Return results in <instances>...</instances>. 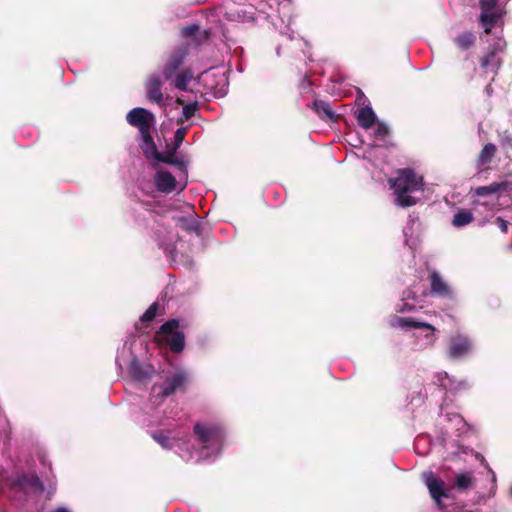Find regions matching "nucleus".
<instances>
[{
    "label": "nucleus",
    "instance_id": "f257e3e1",
    "mask_svg": "<svg viewBox=\"0 0 512 512\" xmlns=\"http://www.w3.org/2000/svg\"><path fill=\"white\" fill-rule=\"evenodd\" d=\"M198 448L191 449L188 436L175 430H158L151 437L166 450H176L185 461L212 460L223 447L224 429L216 422L200 421L193 428Z\"/></svg>",
    "mask_w": 512,
    "mask_h": 512
},
{
    "label": "nucleus",
    "instance_id": "f03ea898",
    "mask_svg": "<svg viewBox=\"0 0 512 512\" xmlns=\"http://www.w3.org/2000/svg\"><path fill=\"white\" fill-rule=\"evenodd\" d=\"M188 378V372L179 369L172 373H164L160 376L159 381L153 384L149 403L144 408L145 413L152 418L148 421L149 424L159 423L161 421L162 416L165 415V411H160V406L166 398L177 391L183 390Z\"/></svg>",
    "mask_w": 512,
    "mask_h": 512
},
{
    "label": "nucleus",
    "instance_id": "7ed1b4c3",
    "mask_svg": "<svg viewBox=\"0 0 512 512\" xmlns=\"http://www.w3.org/2000/svg\"><path fill=\"white\" fill-rule=\"evenodd\" d=\"M390 187L394 191L395 203L400 207L413 206L417 202L414 195L424 189L423 177L412 169H402L395 179L389 180Z\"/></svg>",
    "mask_w": 512,
    "mask_h": 512
},
{
    "label": "nucleus",
    "instance_id": "20e7f679",
    "mask_svg": "<svg viewBox=\"0 0 512 512\" xmlns=\"http://www.w3.org/2000/svg\"><path fill=\"white\" fill-rule=\"evenodd\" d=\"M389 325L404 331L413 330L414 346L418 350L433 346L437 340L436 329L432 325L413 317L393 316L389 319Z\"/></svg>",
    "mask_w": 512,
    "mask_h": 512
},
{
    "label": "nucleus",
    "instance_id": "39448f33",
    "mask_svg": "<svg viewBox=\"0 0 512 512\" xmlns=\"http://www.w3.org/2000/svg\"><path fill=\"white\" fill-rule=\"evenodd\" d=\"M188 55V49L186 46L178 47L170 55L167 63L163 68V76L166 81L170 82L176 89L186 91L188 84L194 78L191 69H184L177 72L180 66L183 64L186 56Z\"/></svg>",
    "mask_w": 512,
    "mask_h": 512
},
{
    "label": "nucleus",
    "instance_id": "423d86ee",
    "mask_svg": "<svg viewBox=\"0 0 512 512\" xmlns=\"http://www.w3.org/2000/svg\"><path fill=\"white\" fill-rule=\"evenodd\" d=\"M484 41L488 44L487 53L481 58V67L485 73H491L494 76L500 67V59L497 58V53L502 52L506 47V41L499 34H484Z\"/></svg>",
    "mask_w": 512,
    "mask_h": 512
},
{
    "label": "nucleus",
    "instance_id": "0eeeda50",
    "mask_svg": "<svg viewBox=\"0 0 512 512\" xmlns=\"http://www.w3.org/2000/svg\"><path fill=\"white\" fill-rule=\"evenodd\" d=\"M179 320L171 319L161 325L156 339L165 343L172 352L180 353L185 347V337L183 332L179 331Z\"/></svg>",
    "mask_w": 512,
    "mask_h": 512
},
{
    "label": "nucleus",
    "instance_id": "6e6552de",
    "mask_svg": "<svg viewBox=\"0 0 512 512\" xmlns=\"http://www.w3.org/2000/svg\"><path fill=\"white\" fill-rule=\"evenodd\" d=\"M481 7L480 22L484 32L491 30L502 22L503 9L498 4V0H479Z\"/></svg>",
    "mask_w": 512,
    "mask_h": 512
},
{
    "label": "nucleus",
    "instance_id": "1a4fd4ad",
    "mask_svg": "<svg viewBox=\"0 0 512 512\" xmlns=\"http://www.w3.org/2000/svg\"><path fill=\"white\" fill-rule=\"evenodd\" d=\"M422 479L436 506L442 510L444 508V505L442 504L443 499L449 497V490L447 489L445 482L432 471L423 472Z\"/></svg>",
    "mask_w": 512,
    "mask_h": 512
},
{
    "label": "nucleus",
    "instance_id": "9d476101",
    "mask_svg": "<svg viewBox=\"0 0 512 512\" xmlns=\"http://www.w3.org/2000/svg\"><path fill=\"white\" fill-rule=\"evenodd\" d=\"M126 120L131 126L138 128L139 134H147L155 123L153 113L141 107L130 110Z\"/></svg>",
    "mask_w": 512,
    "mask_h": 512
},
{
    "label": "nucleus",
    "instance_id": "9b49d317",
    "mask_svg": "<svg viewBox=\"0 0 512 512\" xmlns=\"http://www.w3.org/2000/svg\"><path fill=\"white\" fill-rule=\"evenodd\" d=\"M473 342L472 340L463 334L453 335L449 339L447 355L451 359H461L473 351Z\"/></svg>",
    "mask_w": 512,
    "mask_h": 512
},
{
    "label": "nucleus",
    "instance_id": "f8f14e48",
    "mask_svg": "<svg viewBox=\"0 0 512 512\" xmlns=\"http://www.w3.org/2000/svg\"><path fill=\"white\" fill-rule=\"evenodd\" d=\"M162 81L159 74H152L146 82V95L147 99L159 107L166 106L167 98L164 97L161 91Z\"/></svg>",
    "mask_w": 512,
    "mask_h": 512
},
{
    "label": "nucleus",
    "instance_id": "ddd939ff",
    "mask_svg": "<svg viewBox=\"0 0 512 512\" xmlns=\"http://www.w3.org/2000/svg\"><path fill=\"white\" fill-rule=\"evenodd\" d=\"M421 230V223L419 218L415 215H409L408 221L403 228L405 244L410 249H415L419 243V236Z\"/></svg>",
    "mask_w": 512,
    "mask_h": 512
},
{
    "label": "nucleus",
    "instance_id": "4468645a",
    "mask_svg": "<svg viewBox=\"0 0 512 512\" xmlns=\"http://www.w3.org/2000/svg\"><path fill=\"white\" fill-rule=\"evenodd\" d=\"M511 193L512 192V182L511 181H501V182H495L487 186H481L478 187L475 190V194L477 196H491V201L498 199V197L502 193Z\"/></svg>",
    "mask_w": 512,
    "mask_h": 512
},
{
    "label": "nucleus",
    "instance_id": "2eb2a0df",
    "mask_svg": "<svg viewBox=\"0 0 512 512\" xmlns=\"http://www.w3.org/2000/svg\"><path fill=\"white\" fill-rule=\"evenodd\" d=\"M435 379L438 385L447 391L459 392L470 388V384L467 380H457L446 372H438L435 375Z\"/></svg>",
    "mask_w": 512,
    "mask_h": 512
},
{
    "label": "nucleus",
    "instance_id": "dca6fc26",
    "mask_svg": "<svg viewBox=\"0 0 512 512\" xmlns=\"http://www.w3.org/2000/svg\"><path fill=\"white\" fill-rule=\"evenodd\" d=\"M431 293L437 297L451 300L453 299V291L449 285L441 278L439 273L433 271L431 273Z\"/></svg>",
    "mask_w": 512,
    "mask_h": 512
},
{
    "label": "nucleus",
    "instance_id": "f3484780",
    "mask_svg": "<svg viewBox=\"0 0 512 512\" xmlns=\"http://www.w3.org/2000/svg\"><path fill=\"white\" fill-rule=\"evenodd\" d=\"M155 185L160 192L171 193L176 189L175 177L167 171H158L155 175Z\"/></svg>",
    "mask_w": 512,
    "mask_h": 512
},
{
    "label": "nucleus",
    "instance_id": "a211bd4d",
    "mask_svg": "<svg viewBox=\"0 0 512 512\" xmlns=\"http://www.w3.org/2000/svg\"><path fill=\"white\" fill-rule=\"evenodd\" d=\"M417 308H422V305H417L415 302V292L407 289L403 292L400 302L396 305L398 313L414 312Z\"/></svg>",
    "mask_w": 512,
    "mask_h": 512
},
{
    "label": "nucleus",
    "instance_id": "6ab92c4d",
    "mask_svg": "<svg viewBox=\"0 0 512 512\" xmlns=\"http://www.w3.org/2000/svg\"><path fill=\"white\" fill-rule=\"evenodd\" d=\"M153 372V367L149 365H143L136 359H133L129 365V374L134 380L137 381L150 378Z\"/></svg>",
    "mask_w": 512,
    "mask_h": 512
},
{
    "label": "nucleus",
    "instance_id": "aec40b11",
    "mask_svg": "<svg viewBox=\"0 0 512 512\" xmlns=\"http://www.w3.org/2000/svg\"><path fill=\"white\" fill-rule=\"evenodd\" d=\"M140 137V147L145 156L151 160L159 159V152L151 136V131L147 132V134H140Z\"/></svg>",
    "mask_w": 512,
    "mask_h": 512
},
{
    "label": "nucleus",
    "instance_id": "412c9836",
    "mask_svg": "<svg viewBox=\"0 0 512 512\" xmlns=\"http://www.w3.org/2000/svg\"><path fill=\"white\" fill-rule=\"evenodd\" d=\"M356 118L359 126L364 129L371 128L377 121L376 114L370 106L360 108Z\"/></svg>",
    "mask_w": 512,
    "mask_h": 512
},
{
    "label": "nucleus",
    "instance_id": "4be33fe9",
    "mask_svg": "<svg viewBox=\"0 0 512 512\" xmlns=\"http://www.w3.org/2000/svg\"><path fill=\"white\" fill-rule=\"evenodd\" d=\"M496 146L493 143H487L480 151L476 165L479 171H482L484 167L489 164L496 153Z\"/></svg>",
    "mask_w": 512,
    "mask_h": 512
},
{
    "label": "nucleus",
    "instance_id": "5701e85b",
    "mask_svg": "<svg viewBox=\"0 0 512 512\" xmlns=\"http://www.w3.org/2000/svg\"><path fill=\"white\" fill-rule=\"evenodd\" d=\"M473 221V214L468 210H459L452 219V225L456 228L467 226Z\"/></svg>",
    "mask_w": 512,
    "mask_h": 512
},
{
    "label": "nucleus",
    "instance_id": "b1692460",
    "mask_svg": "<svg viewBox=\"0 0 512 512\" xmlns=\"http://www.w3.org/2000/svg\"><path fill=\"white\" fill-rule=\"evenodd\" d=\"M477 459H479L481 461L482 465L485 467V469L487 470V472H488V474L490 476L491 487H490L489 492H488V494L486 496L487 497H493V496H495L496 491H497V477H496V474H495V472L492 470V468L489 466L488 462L485 460V458L481 454H477Z\"/></svg>",
    "mask_w": 512,
    "mask_h": 512
},
{
    "label": "nucleus",
    "instance_id": "393cba45",
    "mask_svg": "<svg viewBox=\"0 0 512 512\" xmlns=\"http://www.w3.org/2000/svg\"><path fill=\"white\" fill-rule=\"evenodd\" d=\"M473 484L472 472L459 473L455 476V486L458 490H466Z\"/></svg>",
    "mask_w": 512,
    "mask_h": 512
},
{
    "label": "nucleus",
    "instance_id": "a878e982",
    "mask_svg": "<svg viewBox=\"0 0 512 512\" xmlns=\"http://www.w3.org/2000/svg\"><path fill=\"white\" fill-rule=\"evenodd\" d=\"M20 485L23 487H30L31 489H33L35 491L41 492L43 490V485H42L39 477L36 475L24 476L20 480Z\"/></svg>",
    "mask_w": 512,
    "mask_h": 512
},
{
    "label": "nucleus",
    "instance_id": "bb28decb",
    "mask_svg": "<svg viewBox=\"0 0 512 512\" xmlns=\"http://www.w3.org/2000/svg\"><path fill=\"white\" fill-rule=\"evenodd\" d=\"M314 109L320 117L325 116L328 119H332L334 116L330 105L325 101L316 100L314 102Z\"/></svg>",
    "mask_w": 512,
    "mask_h": 512
},
{
    "label": "nucleus",
    "instance_id": "cd10ccee",
    "mask_svg": "<svg viewBox=\"0 0 512 512\" xmlns=\"http://www.w3.org/2000/svg\"><path fill=\"white\" fill-rule=\"evenodd\" d=\"M177 103L183 106L182 118L185 119V120H188L192 116H194V114L196 113V111L198 109V103L197 102L184 104V102H183V100L181 98H177Z\"/></svg>",
    "mask_w": 512,
    "mask_h": 512
},
{
    "label": "nucleus",
    "instance_id": "c85d7f7f",
    "mask_svg": "<svg viewBox=\"0 0 512 512\" xmlns=\"http://www.w3.org/2000/svg\"><path fill=\"white\" fill-rule=\"evenodd\" d=\"M454 42L460 49L466 50L474 44L475 37L474 34H460L454 39Z\"/></svg>",
    "mask_w": 512,
    "mask_h": 512
},
{
    "label": "nucleus",
    "instance_id": "c756f323",
    "mask_svg": "<svg viewBox=\"0 0 512 512\" xmlns=\"http://www.w3.org/2000/svg\"><path fill=\"white\" fill-rule=\"evenodd\" d=\"M188 127H180L176 130L174 134V144H173V151L176 152V150L182 145L184 138L187 134Z\"/></svg>",
    "mask_w": 512,
    "mask_h": 512
},
{
    "label": "nucleus",
    "instance_id": "7c9ffc66",
    "mask_svg": "<svg viewBox=\"0 0 512 512\" xmlns=\"http://www.w3.org/2000/svg\"><path fill=\"white\" fill-rule=\"evenodd\" d=\"M157 310H158V303L154 302L153 304H151L149 306V308L145 311V313L140 317V321L143 323L152 321L157 314Z\"/></svg>",
    "mask_w": 512,
    "mask_h": 512
},
{
    "label": "nucleus",
    "instance_id": "2f4dec72",
    "mask_svg": "<svg viewBox=\"0 0 512 512\" xmlns=\"http://www.w3.org/2000/svg\"><path fill=\"white\" fill-rule=\"evenodd\" d=\"M499 142L502 148L504 149H512V135L507 131L500 132L498 134Z\"/></svg>",
    "mask_w": 512,
    "mask_h": 512
},
{
    "label": "nucleus",
    "instance_id": "473e14b6",
    "mask_svg": "<svg viewBox=\"0 0 512 512\" xmlns=\"http://www.w3.org/2000/svg\"><path fill=\"white\" fill-rule=\"evenodd\" d=\"M174 151L172 154H169L165 157H161V155L159 154V159H156L157 161H161V162H164V163H168V164H174V165H178V166H181V167H185V163L183 160H179L175 155H174Z\"/></svg>",
    "mask_w": 512,
    "mask_h": 512
},
{
    "label": "nucleus",
    "instance_id": "72a5a7b5",
    "mask_svg": "<svg viewBox=\"0 0 512 512\" xmlns=\"http://www.w3.org/2000/svg\"><path fill=\"white\" fill-rule=\"evenodd\" d=\"M374 125H375V128H374L375 137L378 139H383L388 134V131H389L387 125L382 122H378V121H376V123Z\"/></svg>",
    "mask_w": 512,
    "mask_h": 512
},
{
    "label": "nucleus",
    "instance_id": "f704fd0d",
    "mask_svg": "<svg viewBox=\"0 0 512 512\" xmlns=\"http://www.w3.org/2000/svg\"><path fill=\"white\" fill-rule=\"evenodd\" d=\"M446 417L448 421L455 422L457 430L465 426V422L459 414H447Z\"/></svg>",
    "mask_w": 512,
    "mask_h": 512
},
{
    "label": "nucleus",
    "instance_id": "c9c22d12",
    "mask_svg": "<svg viewBox=\"0 0 512 512\" xmlns=\"http://www.w3.org/2000/svg\"><path fill=\"white\" fill-rule=\"evenodd\" d=\"M156 236H157V240L159 242V245L161 247H163L165 249V251L171 253L174 249V246L172 244V241H173V237H169V241H166L164 239H161L160 238V235L158 233H156Z\"/></svg>",
    "mask_w": 512,
    "mask_h": 512
},
{
    "label": "nucleus",
    "instance_id": "e433bc0d",
    "mask_svg": "<svg viewBox=\"0 0 512 512\" xmlns=\"http://www.w3.org/2000/svg\"><path fill=\"white\" fill-rule=\"evenodd\" d=\"M496 223L503 233L507 232V221H505L502 217H497Z\"/></svg>",
    "mask_w": 512,
    "mask_h": 512
},
{
    "label": "nucleus",
    "instance_id": "4c0bfd02",
    "mask_svg": "<svg viewBox=\"0 0 512 512\" xmlns=\"http://www.w3.org/2000/svg\"><path fill=\"white\" fill-rule=\"evenodd\" d=\"M199 28L197 24H190L183 27L180 32H199Z\"/></svg>",
    "mask_w": 512,
    "mask_h": 512
},
{
    "label": "nucleus",
    "instance_id": "58836bf2",
    "mask_svg": "<svg viewBox=\"0 0 512 512\" xmlns=\"http://www.w3.org/2000/svg\"><path fill=\"white\" fill-rule=\"evenodd\" d=\"M287 40L291 43H296L298 45H300L301 42H304V39L302 37H294L293 34H288Z\"/></svg>",
    "mask_w": 512,
    "mask_h": 512
},
{
    "label": "nucleus",
    "instance_id": "ea45409f",
    "mask_svg": "<svg viewBox=\"0 0 512 512\" xmlns=\"http://www.w3.org/2000/svg\"><path fill=\"white\" fill-rule=\"evenodd\" d=\"M125 352V348H123V350L118 353L117 357H116V364L119 366V368H122V355L123 353Z\"/></svg>",
    "mask_w": 512,
    "mask_h": 512
},
{
    "label": "nucleus",
    "instance_id": "a19ab883",
    "mask_svg": "<svg viewBox=\"0 0 512 512\" xmlns=\"http://www.w3.org/2000/svg\"><path fill=\"white\" fill-rule=\"evenodd\" d=\"M485 92H486V94H487L488 96H491V95H492V93H493V89H492V87H491V85H490V84L486 86V88H485Z\"/></svg>",
    "mask_w": 512,
    "mask_h": 512
},
{
    "label": "nucleus",
    "instance_id": "79ce46f5",
    "mask_svg": "<svg viewBox=\"0 0 512 512\" xmlns=\"http://www.w3.org/2000/svg\"><path fill=\"white\" fill-rule=\"evenodd\" d=\"M146 210L148 211L149 217H150L151 219H153V220H154V222H157V220L155 219V212H154V211L149 210L148 208H146Z\"/></svg>",
    "mask_w": 512,
    "mask_h": 512
},
{
    "label": "nucleus",
    "instance_id": "37998d69",
    "mask_svg": "<svg viewBox=\"0 0 512 512\" xmlns=\"http://www.w3.org/2000/svg\"><path fill=\"white\" fill-rule=\"evenodd\" d=\"M52 512H70V511L65 507H59Z\"/></svg>",
    "mask_w": 512,
    "mask_h": 512
},
{
    "label": "nucleus",
    "instance_id": "c03bdc74",
    "mask_svg": "<svg viewBox=\"0 0 512 512\" xmlns=\"http://www.w3.org/2000/svg\"><path fill=\"white\" fill-rule=\"evenodd\" d=\"M490 202L489 201H485V202H478V204L480 205H488Z\"/></svg>",
    "mask_w": 512,
    "mask_h": 512
},
{
    "label": "nucleus",
    "instance_id": "a18cd8bd",
    "mask_svg": "<svg viewBox=\"0 0 512 512\" xmlns=\"http://www.w3.org/2000/svg\"><path fill=\"white\" fill-rule=\"evenodd\" d=\"M304 83H307V85H310V82L306 78H304Z\"/></svg>",
    "mask_w": 512,
    "mask_h": 512
},
{
    "label": "nucleus",
    "instance_id": "49530a36",
    "mask_svg": "<svg viewBox=\"0 0 512 512\" xmlns=\"http://www.w3.org/2000/svg\"><path fill=\"white\" fill-rule=\"evenodd\" d=\"M509 494H510V496H512V485L510 487Z\"/></svg>",
    "mask_w": 512,
    "mask_h": 512
},
{
    "label": "nucleus",
    "instance_id": "de8ad7c7",
    "mask_svg": "<svg viewBox=\"0 0 512 512\" xmlns=\"http://www.w3.org/2000/svg\"><path fill=\"white\" fill-rule=\"evenodd\" d=\"M202 35L204 36V38H207L209 34L204 33V34H202Z\"/></svg>",
    "mask_w": 512,
    "mask_h": 512
},
{
    "label": "nucleus",
    "instance_id": "09e8293b",
    "mask_svg": "<svg viewBox=\"0 0 512 512\" xmlns=\"http://www.w3.org/2000/svg\"><path fill=\"white\" fill-rule=\"evenodd\" d=\"M277 54L280 55V47L277 48Z\"/></svg>",
    "mask_w": 512,
    "mask_h": 512
},
{
    "label": "nucleus",
    "instance_id": "8fccbe9b",
    "mask_svg": "<svg viewBox=\"0 0 512 512\" xmlns=\"http://www.w3.org/2000/svg\"><path fill=\"white\" fill-rule=\"evenodd\" d=\"M188 36H196L197 34H192V33H189L187 34Z\"/></svg>",
    "mask_w": 512,
    "mask_h": 512
},
{
    "label": "nucleus",
    "instance_id": "3c124183",
    "mask_svg": "<svg viewBox=\"0 0 512 512\" xmlns=\"http://www.w3.org/2000/svg\"><path fill=\"white\" fill-rule=\"evenodd\" d=\"M510 121H511V123H512V112H511V115H510Z\"/></svg>",
    "mask_w": 512,
    "mask_h": 512
}]
</instances>
